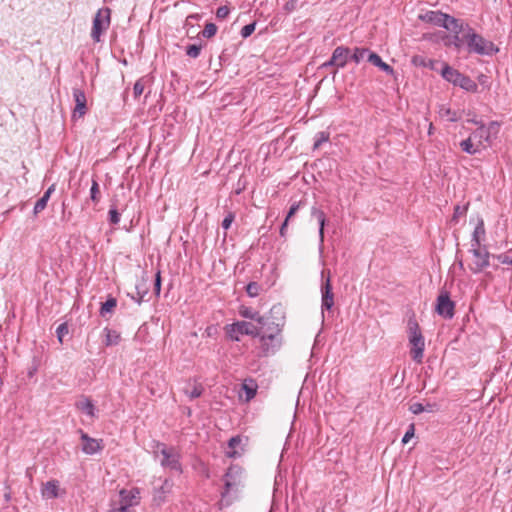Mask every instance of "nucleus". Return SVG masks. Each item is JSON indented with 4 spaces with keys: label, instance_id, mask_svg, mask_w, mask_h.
I'll use <instances>...</instances> for the list:
<instances>
[{
    "label": "nucleus",
    "instance_id": "1",
    "mask_svg": "<svg viewBox=\"0 0 512 512\" xmlns=\"http://www.w3.org/2000/svg\"><path fill=\"white\" fill-rule=\"evenodd\" d=\"M246 475L242 467L231 465L224 475V489L221 492L219 508L230 506L239 499V494L245 486Z\"/></svg>",
    "mask_w": 512,
    "mask_h": 512
},
{
    "label": "nucleus",
    "instance_id": "2",
    "mask_svg": "<svg viewBox=\"0 0 512 512\" xmlns=\"http://www.w3.org/2000/svg\"><path fill=\"white\" fill-rule=\"evenodd\" d=\"M458 30L459 33L465 32V45L469 53L492 56L499 51L498 47L492 41L485 39L469 25L464 26L460 23Z\"/></svg>",
    "mask_w": 512,
    "mask_h": 512
},
{
    "label": "nucleus",
    "instance_id": "3",
    "mask_svg": "<svg viewBox=\"0 0 512 512\" xmlns=\"http://www.w3.org/2000/svg\"><path fill=\"white\" fill-rule=\"evenodd\" d=\"M408 334L411 357L415 362L421 363L424 356L425 342L420 327L414 318L408 320Z\"/></svg>",
    "mask_w": 512,
    "mask_h": 512
},
{
    "label": "nucleus",
    "instance_id": "4",
    "mask_svg": "<svg viewBox=\"0 0 512 512\" xmlns=\"http://www.w3.org/2000/svg\"><path fill=\"white\" fill-rule=\"evenodd\" d=\"M441 75L446 81L452 83L455 86H459L468 92H477L478 85L475 81H473L470 77L463 75L448 64H443Z\"/></svg>",
    "mask_w": 512,
    "mask_h": 512
},
{
    "label": "nucleus",
    "instance_id": "5",
    "mask_svg": "<svg viewBox=\"0 0 512 512\" xmlns=\"http://www.w3.org/2000/svg\"><path fill=\"white\" fill-rule=\"evenodd\" d=\"M420 19L427 23L443 27L456 34L459 33V21L448 14L442 13L441 11H428L425 14L420 15Z\"/></svg>",
    "mask_w": 512,
    "mask_h": 512
},
{
    "label": "nucleus",
    "instance_id": "6",
    "mask_svg": "<svg viewBox=\"0 0 512 512\" xmlns=\"http://www.w3.org/2000/svg\"><path fill=\"white\" fill-rule=\"evenodd\" d=\"M500 124L497 121H491L488 125L480 124V126L471 133L474 141L477 142V146H481L482 149L490 146L493 139H495L499 133Z\"/></svg>",
    "mask_w": 512,
    "mask_h": 512
},
{
    "label": "nucleus",
    "instance_id": "7",
    "mask_svg": "<svg viewBox=\"0 0 512 512\" xmlns=\"http://www.w3.org/2000/svg\"><path fill=\"white\" fill-rule=\"evenodd\" d=\"M226 335L232 341H240L241 336L248 335L252 337L260 336V330L254 324L247 321H237L224 327Z\"/></svg>",
    "mask_w": 512,
    "mask_h": 512
},
{
    "label": "nucleus",
    "instance_id": "8",
    "mask_svg": "<svg viewBox=\"0 0 512 512\" xmlns=\"http://www.w3.org/2000/svg\"><path fill=\"white\" fill-rule=\"evenodd\" d=\"M156 453L162 456L161 466L172 470L181 471L180 454L174 447H168L165 444L158 443Z\"/></svg>",
    "mask_w": 512,
    "mask_h": 512
},
{
    "label": "nucleus",
    "instance_id": "9",
    "mask_svg": "<svg viewBox=\"0 0 512 512\" xmlns=\"http://www.w3.org/2000/svg\"><path fill=\"white\" fill-rule=\"evenodd\" d=\"M470 253L471 260L468 263V267L473 273H480L489 266L490 254L486 249L482 250L480 247H471Z\"/></svg>",
    "mask_w": 512,
    "mask_h": 512
},
{
    "label": "nucleus",
    "instance_id": "10",
    "mask_svg": "<svg viewBox=\"0 0 512 512\" xmlns=\"http://www.w3.org/2000/svg\"><path fill=\"white\" fill-rule=\"evenodd\" d=\"M110 25V9L103 8L98 10L93 20L91 37L94 41H100L101 34L108 29Z\"/></svg>",
    "mask_w": 512,
    "mask_h": 512
},
{
    "label": "nucleus",
    "instance_id": "11",
    "mask_svg": "<svg viewBox=\"0 0 512 512\" xmlns=\"http://www.w3.org/2000/svg\"><path fill=\"white\" fill-rule=\"evenodd\" d=\"M321 308L322 310H330L334 305V294L332 291L331 275L329 270L321 272Z\"/></svg>",
    "mask_w": 512,
    "mask_h": 512
},
{
    "label": "nucleus",
    "instance_id": "12",
    "mask_svg": "<svg viewBox=\"0 0 512 512\" xmlns=\"http://www.w3.org/2000/svg\"><path fill=\"white\" fill-rule=\"evenodd\" d=\"M455 303L450 299L447 291H441L437 297L436 312L446 319L454 316Z\"/></svg>",
    "mask_w": 512,
    "mask_h": 512
},
{
    "label": "nucleus",
    "instance_id": "13",
    "mask_svg": "<svg viewBox=\"0 0 512 512\" xmlns=\"http://www.w3.org/2000/svg\"><path fill=\"white\" fill-rule=\"evenodd\" d=\"M261 348L264 355L274 353L281 346V336L274 334L261 333L260 336Z\"/></svg>",
    "mask_w": 512,
    "mask_h": 512
},
{
    "label": "nucleus",
    "instance_id": "14",
    "mask_svg": "<svg viewBox=\"0 0 512 512\" xmlns=\"http://www.w3.org/2000/svg\"><path fill=\"white\" fill-rule=\"evenodd\" d=\"M81 433L82 451L87 455H93L100 452L103 448V441L101 439H95L83 431Z\"/></svg>",
    "mask_w": 512,
    "mask_h": 512
},
{
    "label": "nucleus",
    "instance_id": "15",
    "mask_svg": "<svg viewBox=\"0 0 512 512\" xmlns=\"http://www.w3.org/2000/svg\"><path fill=\"white\" fill-rule=\"evenodd\" d=\"M349 57V49L343 46L337 47L330 60L323 64V66H336L337 68H343Z\"/></svg>",
    "mask_w": 512,
    "mask_h": 512
},
{
    "label": "nucleus",
    "instance_id": "16",
    "mask_svg": "<svg viewBox=\"0 0 512 512\" xmlns=\"http://www.w3.org/2000/svg\"><path fill=\"white\" fill-rule=\"evenodd\" d=\"M120 504L131 507L138 505L140 502V491L138 488H133L131 490H121L120 491Z\"/></svg>",
    "mask_w": 512,
    "mask_h": 512
},
{
    "label": "nucleus",
    "instance_id": "17",
    "mask_svg": "<svg viewBox=\"0 0 512 512\" xmlns=\"http://www.w3.org/2000/svg\"><path fill=\"white\" fill-rule=\"evenodd\" d=\"M76 407L81 412L85 413L91 418L96 416V409L92 401L87 397H82L76 402Z\"/></svg>",
    "mask_w": 512,
    "mask_h": 512
},
{
    "label": "nucleus",
    "instance_id": "18",
    "mask_svg": "<svg viewBox=\"0 0 512 512\" xmlns=\"http://www.w3.org/2000/svg\"><path fill=\"white\" fill-rule=\"evenodd\" d=\"M73 96L76 103L75 113H78L79 116H82L86 113V96L84 92L80 89L73 90Z\"/></svg>",
    "mask_w": 512,
    "mask_h": 512
},
{
    "label": "nucleus",
    "instance_id": "19",
    "mask_svg": "<svg viewBox=\"0 0 512 512\" xmlns=\"http://www.w3.org/2000/svg\"><path fill=\"white\" fill-rule=\"evenodd\" d=\"M59 482L57 480H51L44 484L42 489L43 497L47 499L57 498L59 494Z\"/></svg>",
    "mask_w": 512,
    "mask_h": 512
},
{
    "label": "nucleus",
    "instance_id": "20",
    "mask_svg": "<svg viewBox=\"0 0 512 512\" xmlns=\"http://www.w3.org/2000/svg\"><path fill=\"white\" fill-rule=\"evenodd\" d=\"M239 315L246 319L255 320L261 325H265L264 317L261 316L258 311L253 310L250 307H247L244 305L240 306L239 307Z\"/></svg>",
    "mask_w": 512,
    "mask_h": 512
},
{
    "label": "nucleus",
    "instance_id": "21",
    "mask_svg": "<svg viewBox=\"0 0 512 512\" xmlns=\"http://www.w3.org/2000/svg\"><path fill=\"white\" fill-rule=\"evenodd\" d=\"M242 439L240 436L232 437L228 442V448L229 450L226 452V455L229 458H236L241 456L243 449H238L241 445Z\"/></svg>",
    "mask_w": 512,
    "mask_h": 512
},
{
    "label": "nucleus",
    "instance_id": "22",
    "mask_svg": "<svg viewBox=\"0 0 512 512\" xmlns=\"http://www.w3.org/2000/svg\"><path fill=\"white\" fill-rule=\"evenodd\" d=\"M485 233L484 221L479 219L472 235L471 247H481Z\"/></svg>",
    "mask_w": 512,
    "mask_h": 512
},
{
    "label": "nucleus",
    "instance_id": "23",
    "mask_svg": "<svg viewBox=\"0 0 512 512\" xmlns=\"http://www.w3.org/2000/svg\"><path fill=\"white\" fill-rule=\"evenodd\" d=\"M368 61L374 66L384 71L385 73L389 75H394V69L390 65L382 61L381 57L378 54L369 53Z\"/></svg>",
    "mask_w": 512,
    "mask_h": 512
},
{
    "label": "nucleus",
    "instance_id": "24",
    "mask_svg": "<svg viewBox=\"0 0 512 512\" xmlns=\"http://www.w3.org/2000/svg\"><path fill=\"white\" fill-rule=\"evenodd\" d=\"M461 149L468 154H476L481 151V146H477V142L470 135L467 139L460 142Z\"/></svg>",
    "mask_w": 512,
    "mask_h": 512
},
{
    "label": "nucleus",
    "instance_id": "25",
    "mask_svg": "<svg viewBox=\"0 0 512 512\" xmlns=\"http://www.w3.org/2000/svg\"><path fill=\"white\" fill-rule=\"evenodd\" d=\"M105 339L104 344L106 346L117 345L120 340V334L114 330L105 328L104 329Z\"/></svg>",
    "mask_w": 512,
    "mask_h": 512
},
{
    "label": "nucleus",
    "instance_id": "26",
    "mask_svg": "<svg viewBox=\"0 0 512 512\" xmlns=\"http://www.w3.org/2000/svg\"><path fill=\"white\" fill-rule=\"evenodd\" d=\"M242 389L245 392V400L248 402L253 399L257 393V385L254 381H245L242 385Z\"/></svg>",
    "mask_w": 512,
    "mask_h": 512
},
{
    "label": "nucleus",
    "instance_id": "27",
    "mask_svg": "<svg viewBox=\"0 0 512 512\" xmlns=\"http://www.w3.org/2000/svg\"><path fill=\"white\" fill-rule=\"evenodd\" d=\"M369 53H372L369 49L367 48H355L354 49V52L351 56L352 60L355 62V63H360L364 58H367L368 59V56H369Z\"/></svg>",
    "mask_w": 512,
    "mask_h": 512
},
{
    "label": "nucleus",
    "instance_id": "28",
    "mask_svg": "<svg viewBox=\"0 0 512 512\" xmlns=\"http://www.w3.org/2000/svg\"><path fill=\"white\" fill-rule=\"evenodd\" d=\"M439 115H440V117L447 118L449 121H452V122H455L458 120L457 113L445 105H442L439 108Z\"/></svg>",
    "mask_w": 512,
    "mask_h": 512
},
{
    "label": "nucleus",
    "instance_id": "29",
    "mask_svg": "<svg viewBox=\"0 0 512 512\" xmlns=\"http://www.w3.org/2000/svg\"><path fill=\"white\" fill-rule=\"evenodd\" d=\"M263 328H264V331L263 333H266V334H274V335H280L281 336V331H282V325L279 324V323H268L265 321V325H262Z\"/></svg>",
    "mask_w": 512,
    "mask_h": 512
},
{
    "label": "nucleus",
    "instance_id": "30",
    "mask_svg": "<svg viewBox=\"0 0 512 512\" xmlns=\"http://www.w3.org/2000/svg\"><path fill=\"white\" fill-rule=\"evenodd\" d=\"M116 305L117 301L115 298L107 299L100 308V314L105 316L106 314L112 313Z\"/></svg>",
    "mask_w": 512,
    "mask_h": 512
},
{
    "label": "nucleus",
    "instance_id": "31",
    "mask_svg": "<svg viewBox=\"0 0 512 512\" xmlns=\"http://www.w3.org/2000/svg\"><path fill=\"white\" fill-rule=\"evenodd\" d=\"M328 141H329V133L324 132V131L317 133L315 136V142L313 145V149L314 150L318 149L323 143L328 142Z\"/></svg>",
    "mask_w": 512,
    "mask_h": 512
},
{
    "label": "nucleus",
    "instance_id": "32",
    "mask_svg": "<svg viewBox=\"0 0 512 512\" xmlns=\"http://www.w3.org/2000/svg\"><path fill=\"white\" fill-rule=\"evenodd\" d=\"M136 290H137V295H138L137 303L140 304L143 297L148 292V287L146 285V280L144 278L142 279V283H139L136 285Z\"/></svg>",
    "mask_w": 512,
    "mask_h": 512
},
{
    "label": "nucleus",
    "instance_id": "33",
    "mask_svg": "<svg viewBox=\"0 0 512 512\" xmlns=\"http://www.w3.org/2000/svg\"><path fill=\"white\" fill-rule=\"evenodd\" d=\"M217 32V26L214 23H207L202 31V34L206 38L213 37Z\"/></svg>",
    "mask_w": 512,
    "mask_h": 512
},
{
    "label": "nucleus",
    "instance_id": "34",
    "mask_svg": "<svg viewBox=\"0 0 512 512\" xmlns=\"http://www.w3.org/2000/svg\"><path fill=\"white\" fill-rule=\"evenodd\" d=\"M48 200L49 199L47 198V196H44V195L40 199H38L34 206V213L38 214L41 211H43L47 206Z\"/></svg>",
    "mask_w": 512,
    "mask_h": 512
},
{
    "label": "nucleus",
    "instance_id": "35",
    "mask_svg": "<svg viewBox=\"0 0 512 512\" xmlns=\"http://www.w3.org/2000/svg\"><path fill=\"white\" fill-rule=\"evenodd\" d=\"M495 258L501 263L512 266V251L496 255Z\"/></svg>",
    "mask_w": 512,
    "mask_h": 512
},
{
    "label": "nucleus",
    "instance_id": "36",
    "mask_svg": "<svg viewBox=\"0 0 512 512\" xmlns=\"http://www.w3.org/2000/svg\"><path fill=\"white\" fill-rule=\"evenodd\" d=\"M409 410L413 414H420V413H422L424 411H432V406L428 405V409H427L421 403H413V404L410 405Z\"/></svg>",
    "mask_w": 512,
    "mask_h": 512
},
{
    "label": "nucleus",
    "instance_id": "37",
    "mask_svg": "<svg viewBox=\"0 0 512 512\" xmlns=\"http://www.w3.org/2000/svg\"><path fill=\"white\" fill-rule=\"evenodd\" d=\"M200 51H201V46L196 45V44L189 45L186 48V54L192 58H197L200 55Z\"/></svg>",
    "mask_w": 512,
    "mask_h": 512
},
{
    "label": "nucleus",
    "instance_id": "38",
    "mask_svg": "<svg viewBox=\"0 0 512 512\" xmlns=\"http://www.w3.org/2000/svg\"><path fill=\"white\" fill-rule=\"evenodd\" d=\"M260 286L256 282H250L246 287V292L250 297L258 296Z\"/></svg>",
    "mask_w": 512,
    "mask_h": 512
},
{
    "label": "nucleus",
    "instance_id": "39",
    "mask_svg": "<svg viewBox=\"0 0 512 512\" xmlns=\"http://www.w3.org/2000/svg\"><path fill=\"white\" fill-rule=\"evenodd\" d=\"M99 193H100L99 185H98L97 181L95 179H93L91 189H90V196L94 202L99 201Z\"/></svg>",
    "mask_w": 512,
    "mask_h": 512
},
{
    "label": "nucleus",
    "instance_id": "40",
    "mask_svg": "<svg viewBox=\"0 0 512 512\" xmlns=\"http://www.w3.org/2000/svg\"><path fill=\"white\" fill-rule=\"evenodd\" d=\"M453 45L457 49H460L462 46L465 45V32H460L458 34L455 33L454 40H453Z\"/></svg>",
    "mask_w": 512,
    "mask_h": 512
},
{
    "label": "nucleus",
    "instance_id": "41",
    "mask_svg": "<svg viewBox=\"0 0 512 512\" xmlns=\"http://www.w3.org/2000/svg\"><path fill=\"white\" fill-rule=\"evenodd\" d=\"M256 23H250L248 25H245L241 29V36L243 38L249 37L254 31H255Z\"/></svg>",
    "mask_w": 512,
    "mask_h": 512
},
{
    "label": "nucleus",
    "instance_id": "42",
    "mask_svg": "<svg viewBox=\"0 0 512 512\" xmlns=\"http://www.w3.org/2000/svg\"><path fill=\"white\" fill-rule=\"evenodd\" d=\"M144 91V83L142 80L136 81L133 87V94L135 98H138L142 95Z\"/></svg>",
    "mask_w": 512,
    "mask_h": 512
},
{
    "label": "nucleus",
    "instance_id": "43",
    "mask_svg": "<svg viewBox=\"0 0 512 512\" xmlns=\"http://www.w3.org/2000/svg\"><path fill=\"white\" fill-rule=\"evenodd\" d=\"M202 392H203V388L200 385H194L191 392L186 391V393L188 394L190 399H195V398L200 397Z\"/></svg>",
    "mask_w": 512,
    "mask_h": 512
},
{
    "label": "nucleus",
    "instance_id": "44",
    "mask_svg": "<svg viewBox=\"0 0 512 512\" xmlns=\"http://www.w3.org/2000/svg\"><path fill=\"white\" fill-rule=\"evenodd\" d=\"M109 221L114 225L118 224L120 221V214L114 208L110 209L109 211Z\"/></svg>",
    "mask_w": 512,
    "mask_h": 512
},
{
    "label": "nucleus",
    "instance_id": "45",
    "mask_svg": "<svg viewBox=\"0 0 512 512\" xmlns=\"http://www.w3.org/2000/svg\"><path fill=\"white\" fill-rule=\"evenodd\" d=\"M311 216L314 217L317 221H320L326 217L325 213L321 209L317 208L316 206H313L311 208Z\"/></svg>",
    "mask_w": 512,
    "mask_h": 512
},
{
    "label": "nucleus",
    "instance_id": "46",
    "mask_svg": "<svg viewBox=\"0 0 512 512\" xmlns=\"http://www.w3.org/2000/svg\"><path fill=\"white\" fill-rule=\"evenodd\" d=\"M234 214L232 212H229L226 217L223 219L222 221V227L227 230L230 228L231 224L233 223L234 221Z\"/></svg>",
    "mask_w": 512,
    "mask_h": 512
},
{
    "label": "nucleus",
    "instance_id": "47",
    "mask_svg": "<svg viewBox=\"0 0 512 512\" xmlns=\"http://www.w3.org/2000/svg\"><path fill=\"white\" fill-rule=\"evenodd\" d=\"M56 332H57L59 341L62 343L64 335H66L68 333L67 324L63 323V324L59 325Z\"/></svg>",
    "mask_w": 512,
    "mask_h": 512
},
{
    "label": "nucleus",
    "instance_id": "48",
    "mask_svg": "<svg viewBox=\"0 0 512 512\" xmlns=\"http://www.w3.org/2000/svg\"><path fill=\"white\" fill-rule=\"evenodd\" d=\"M230 13V9L227 6H221L216 11L218 19H225Z\"/></svg>",
    "mask_w": 512,
    "mask_h": 512
},
{
    "label": "nucleus",
    "instance_id": "49",
    "mask_svg": "<svg viewBox=\"0 0 512 512\" xmlns=\"http://www.w3.org/2000/svg\"><path fill=\"white\" fill-rule=\"evenodd\" d=\"M154 291L157 296H159L161 291V273L157 271L155 275V283H154Z\"/></svg>",
    "mask_w": 512,
    "mask_h": 512
},
{
    "label": "nucleus",
    "instance_id": "50",
    "mask_svg": "<svg viewBox=\"0 0 512 512\" xmlns=\"http://www.w3.org/2000/svg\"><path fill=\"white\" fill-rule=\"evenodd\" d=\"M466 210H467V207H461V206H456L455 209H454V215H453V220L454 221H457V219L460 217V216H463L465 213H466Z\"/></svg>",
    "mask_w": 512,
    "mask_h": 512
},
{
    "label": "nucleus",
    "instance_id": "51",
    "mask_svg": "<svg viewBox=\"0 0 512 512\" xmlns=\"http://www.w3.org/2000/svg\"><path fill=\"white\" fill-rule=\"evenodd\" d=\"M414 436V425H410L409 429L406 431L405 435L402 438V443L406 444L409 440Z\"/></svg>",
    "mask_w": 512,
    "mask_h": 512
},
{
    "label": "nucleus",
    "instance_id": "52",
    "mask_svg": "<svg viewBox=\"0 0 512 512\" xmlns=\"http://www.w3.org/2000/svg\"><path fill=\"white\" fill-rule=\"evenodd\" d=\"M299 207H300V203H294V204L290 207V209H289V211H288V214H287V216H286V218H285V219L289 221V220H290V218H291L292 216H294V215H295V213L298 211Z\"/></svg>",
    "mask_w": 512,
    "mask_h": 512
},
{
    "label": "nucleus",
    "instance_id": "53",
    "mask_svg": "<svg viewBox=\"0 0 512 512\" xmlns=\"http://www.w3.org/2000/svg\"><path fill=\"white\" fill-rule=\"evenodd\" d=\"M319 223V238H320V242L323 243L324 241V227H325V223H326V217L323 218L322 220L318 221Z\"/></svg>",
    "mask_w": 512,
    "mask_h": 512
},
{
    "label": "nucleus",
    "instance_id": "54",
    "mask_svg": "<svg viewBox=\"0 0 512 512\" xmlns=\"http://www.w3.org/2000/svg\"><path fill=\"white\" fill-rule=\"evenodd\" d=\"M171 488H172V483L171 481H169L168 479H166L163 483V485L161 486L160 490L163 494L165 493H169L171 491Z\"/></svg>",
    "mask_w": 512,
    "mask_h": 512
},
{
    "label": "nucleus",
    "instance_id": "55",
    "mask_svg": "<svg viewBox=\"0 0 512 512\" xmlns=\"http://www.w3.org/2000/svg\"><path fill=\"white\" fill-rule=\"evenodd\" d=\"M295 5H296V0H290L285 4V10L290 12L295 8Z\"/></svg>",
    "mask_w": 512,
    "mask_h": 512
},
{
    "label": "nucleus",
    "instance_id": "56",
    "mask_svg": "<svg viewBox=\"0 0 512 512\" xmlns=\"http://www.w3.org/2000/svg\"><path fill=\"white\" fill-rule=\"evenodd\" d=\"M288 222L289 221L285 219L283 224H282V226L280 227V235L282 237H284L286 235V229H287V226H288Z\"/></svg>",
    "mask_w": 512,
    "mask_h": 512
},
{
    "label": "nucleus",
    "instance_id": "57",
    "mask_svg": "<svg viewBox=\"0 0 512 512\" xmlns=\"http://www.w3.org/2000/svg\"><path fill=\"white\" fill-rule=\"evenodd\" d=\"M55 190V185H51L47 190L46 192L44 193V196H47V198L49 199L51 194L54 192Z\"/></svg>",
    "mask_w": 512,
    "mask_h": 512
},
{
    "label": "nucleus",
    "instance_id": "58",
    "mask_svg": "<svg viewBox=\"0 0 512 512\" xmlns=\"http://www.w3.org/2000/svg\"><path fill=\"white\" fill-rule=\"evenodd\" d=\"M129 508H130V507L125 506V505L121 504V505H120V508H119V512H131V511L129 510Z\"/></svg>",
    "mask_w": 512,
    "mask_h": 512
},
{
    "label": "nucleus",
    "instance_id": "59",
    "mask_svg": "<svg viewBox=\"0 0 512 512\" xmlns=\"http://www.w3.org/2000/svg\"><path fill=\"white\" fill-rule=\"evenodd\" d=\"M468 122H471V123L477 125L478 127L480 126V124H483V122L478 121L476 119H469Z\"/></svg>",
    "mask_w": 512,
    "mask_h": 512
},
{
    "label": "nucleus",
    "instance_id": "60",
    "mask_svg": "<svg viewBox=\"0 0 512 512\" xmlns=\"http://www.w3.org/2000/svg\"><path fill=\"white\" fill-rule=\"evenodd\" d=\"M438 62L437 61H434V60H429V67L431 69H436L435 68V64H437Z\"/></svg>",
    "mask_w": 512,
    "mask_h": 512
},
{
    "label": "nucleus",
    "instance_id": "61",
    "mask_svg": "<svg viewBox=\"0 0 512 512\" xmlns=\"http://www.w3.org/2000/svg\"><path fill=\"white\" fill-rule=\"evenodd\" d=\"M321 512H324L323 510Z\"/></svg>",
    "mask_w": 512,
    "mask_h": 512
}]
</instances>
